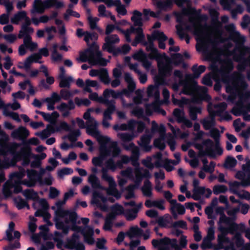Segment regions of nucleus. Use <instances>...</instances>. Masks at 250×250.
I'll return each mask as SVG.
<instances>
[{
    "instance_id": "f257e3e1",
    "label": "nucleus",
    "mask_w": 250,
    "mask_h": 250,
    "mask_svg": "<svg viewBox=\"0 0 250 250\" xmlns=\"http://www.w3.org/2000/svg\"><path fill=\"white\" fill-rule=\"evenodd\" d=\"M233 68L231 59L222 60L220 56H217L211 63L209 68L213 73L215 81L226 84V92L230 94L227 101L235 103L231 112L235 116H239L246 111L244 103L250 99V88L243 92L248 87V84L244 75H238L236 71L230 73Z\"/></svg>"
},
{
    "instance_id": "f03ea898",
    "label": "nucleus",
    "mask_w": 250,
    "mask_h": 250,
    "mask_svg": "<svg viewBox=\"0 0 250 250\" xmlns=\"http://www.w3.org/2000/svg\"><path fill=\"white\" fill-rule=\"evenodd\" d=\"M100 145L101 155L104 156H111L105 161L104 166L102 167L101 178L109 184L108 188H106L107 194L113 196L117 199H119L121 196V193L116 188V183L113 177L108 173V171L114 172L117 168H122L124 164L131 162V158L126 155H123L121 157V160L115 161V158L119 157L121 150L118 146V142L111 141L110 137L109 140L101 143Z\"/></svg>"
},
{
    "instance_id": "7ed1b4c3",
    "label": "nucleus",
    "mask_w": 250,
    "mask_h": 250,
    "mask_svg": "<svg viewBox=\"0 0 250 250\" xmlns=\"http://www.w3.org/2000/svg\"><path fill=\"white\" fill-rule=\"evenodd\" d=\"M191 24L186 25L183 22L182 18L178 16L177 21L181 25H176L177 33L181 40L185 39L187 43H189L190 38L186 34L182 26H185L188 31L192 32L197 37L198 42L196 46L197 50L204 52H215L217 49L218 40L217 38L213 37L212 34L207 29V24L202 25L197 23L191 18H189Z\"/></svg>"
},
{
    "instance_id": "20e7f679",
    "label": "nucleus",
    "mask_w": 250,
    "mask_h": 250,
    "mask_svg": "<svg viewBox=\"0 0 250 250\" xmlns=\"http://www.w3.org/2000/svg\"><path fill=\"white\" fill-rule=\"evenodd\" d=\"M147 49L150 52L148 55L145 53L143 51H140L133 55L135 60L141 62L143 67L149 70L151 66V60L155 59L157 62L158 67V75L157 80L160 84L166 83V78L171 75L172 65L170 59L165 56V54L162 55L158 52L152 43H150Z\"/></svg>"
},
{
    "instance_id": "39448f33",
    "label": "nucleus",
    "mask_w": 250,
    "mask_h": 250,
    "mask_svg": "<svg viewBox=\"0 0 250 250\" xmlns=\"http://www.w3.org/2000/svg\"><path fill=\"white\" fill-rule=\"evenodd\" d=\"M21 145V143L13 142L9 145L7 150L4 144L2 146H0V169L14 167L18 162L21 160L23 166L30 164L32 155L31 148L25 146L21 147L19 151H17Z\"/></svg>"
},
{
    "instance_id": "423d86ee",
    "label": "nucleus",
    "mask_w": 250,
    "mask_h": 250,
    "mask_svg": "<svg viewBox=\"0 0 250 250\" xmlns=\"http://www.w3.org/2000/svg\"><path fill=\"white\" fill-rule=\"evenodd\" d=\"M225 29L229 36L228 38H220L222 42H226V47L228 50L230 48L233 44L230 42L232 41L235 43V47L232 50L229 51V54L233 58L234 61H239L245 54L250 52V47L245 45L246 38L242 36L239 32L235 30V26L233 23H230L225 26Z\"/></svg>"
},
{
    "instance_id": "0eeeda50",
    "label": "nucleus",
    "mask_w": 250,
    "mask_h": 250,
    "mask_svg": "<svg viewBox=\"0 0 250 250\" xmlns=\"http://www.w3.org/2000/svg\"><path fill=\"white\" fill-rule=\"evenodd\" d=\"M98 35L95 32L86 31L84 41L89 45L90 42H92L89 48L84 52L80 53V56L77 59L79 62H88L91 65L105 66L108 61L102 57V53L99 50V47L95 42L98 39Z\"/></svg>"
},
{
    "instance_id": "6e6552de",
    "label": "nucleus",
    "mask_w": 250,
    "mask_h": 250,
    "mask_svg": "<svg viewBox=\"0 0 250 250\" xmlns=\"http://www.w3.org/2000/svg\"><path fill=\"white\" fill-rule=\"evenodd\" d=\"M66 202L64 199L59 200L55 203V206L52 207L55 210L54 220L56 228L58 229H62L65 234L68 233L70 229V223L75 224L77 219V214L75 212L66 210L62 208Z\"/></svg>"
},
{
    "instance_id": "1a4fd4ad",
    "label": "nucleus",
    "mask_w": 250,
    "mask_h": 250,
    "mask_svg": "<svg viewBox=\"0 0 250 250\" xmlns=\"http://www.w3.org/2000/svg\"><path fill=\"white\" fill-rule=\"evenodd\" d=\"M227 104L222 102L218 104L209 103L208 105L209 116L201 121L204 129L206 130L212 129L215 125V116L220 117L221 120L229 121L232 119L231 115L226 111Z\"/></svg>"
},
{
    "instance_id": "9d476101",
    "label": "nucleus",
    "mask_w": 250,
    "mask_h": 250,
    "mask_svg": "<svg viewBox=\"0 0 250 250\" xmlns=\"http://www.w3.org/2000/svg\"><path fill=\"white\" fill-rule=\"evenodd\" d=\"M172 101L175 105H178L181 109L175 108L173 112V116L176 118L178 123H181L185 116L183 107L184 105L188 104V112L190 119L193 121L197 119V114L202 113V108L200 106L194 104H189V100L182 98L181 100H178L174 97V95H172Z\"/></svg>"
},
{
    "instance_id": "9b49d317",
    "label": "nucleus",
    "mask_w": 250,
    "mask_h": 250,
    "mask_svg": "<svg viewBox=\"0 0 250 250\" xmlns=\"http://www.w3.org/2000/svg\"><path fill=\"white\" fill-rule=\"evenodd\" d=\"M25 175V169L21 167H19L18 171L9 175V179L4 183L2 188V192L5 197H10L13 193H18L21 191L22 178Z\"/></svg>"
},
{
    "instance_id": "f8f14e48",
    "label": "nucleus",
    "mask_w": 250,
    "mask_h": 250,
    "mask_svg": "<svg viewBox=\"0 0 250 250\" xmlns=\"http://www.w3.org/2000/svg\"><path fill=\"white\" fill-rule=\"evenodd\" d=\"M155 85H150L147 88V93L149 97H153L154 101L151 104H146L145 106L146 112L147 115H151L153 112L161 114L163 116L166 115V112L161 108V104L162 102L160 100V91L159 86L167 84H160L157 80V76L155 78Z\"/></svg>"
},
{
    "instance_id": "ddd939ff",
    "label": "nucleus",
    "mask_w": 250,
    "mask_h": 250,
    "mask_svg": "<svg viewBox=\"0 0 250 250\" xmlns=\"http://www.w3.org/2000/svg\"><path fill=\"white\" fill-rule=\"evenodd\" d=\"M193 146L195 148L199 150L200 156L208 155L214 158L216 155H221L223 153V149L219 145L210 139L204 140L202 143H193Z\"/></svg>"
},
{
    "instance_id": "4468645a",
    "label": "nucleus",
    "mask_w": 250,
    "mask_h": 250,
    "mask_svg": "<svg viewBox=\"0 0 250 250\" xmlns=\"http://www.w3.org/2000/svg\"><path fill=\"white\" fill-rule=\"evenodd\" d=\"M93 110L89 108L83 115V118L86 120V133L96 139L98 143L101 144L104 141L109 140V137L102 135L98 129L99 123L90 116V111Z\"/></svg>"
},
{
    "instance_id": "2eb2a0df",
    "label": "nucleus",
    "mask_w": 250,
    "mask_h": 250,
    "mask_svg": "<svg viewBox=\"0 0 250 250\" xmlns=\"http://www.w3.org/2000/svg\"><path fill=\"white\" fill-rule=\"evenodd\" d=\"M134 167V175L133 170L131 167H127L126 169L122 170L120 174L122 176L133 181L137 186H139L144 178L149 179L151 176L148 170L140 167Z\"/></svg>"
},
{
    "instance_id": "dca6fc26",
    "label": "nucleus",
    "mask_w": 250,
    "mask_h": 250,
    "mask_svg": "<svg viewBox=\"0 0 250 250\" xmlns=\"http://www.w3.org/2000/svg\"><path fill=\"white\" fill-rule=\"evenodd\" d=\"M234 218L227 217L225 214L221 213L219 218L218 230L221 232L218 235L223 236L226 238H229L227 235L228 233L233 234L235 231L239 229V225L235 222Z\"/></svg>"
},
{
    "instance_id": "f3484780",
    "label": "nucleus",
    "mask_w": 250,
    "mask_h": 250,
    "mask_svg": "<svg viewBox=\"0 0 250 250\" xmlns=\"http://www.w3.org/2000/svg\"><path fill=\"white\" fill-rule=\"evenodd\" d=\"M64 6L63 0H35L33 4V8L31 10L32 14H42L45 10L51 7L60 9Z\"/></svg>"
},
{
    "instance_id": "a211bd4d",
    "label": "nucleus",
    "mask_w": 250,
    "mask_h": 250,
    "mask_svg": "<svg viewBox=\"0 0 250 250\" xmlns=\"http://www.w3.org/2000/svg\"><path fill=\"white\" fill-rule=\"evenodd\" d=\"M14 223L10 222L9 224L8 229L6 231V236L3 238L9 242L10 244L7 246L4 247V250H14L21 247L19 242L21 233L17 230L14 231Z\"/></svg>"
},
{
    "instance_id": "6ab92c4d",
    "label": "nucleus",
    "mask_w": 250,
    "mask_h": 250,
    "mask_svg": "<svg viewBox=\"0 0 250 250\" xmlns=\"http://www.w3.org/2000/svg\"><path fill=\"white\" fill-rule=\"evenodd\" d=\"M185 90L188 95H197L202 100L209 98L208 94V88L205 86H199L197 83L193 80V77L190 80L189 83L185 84Z\"/></svg>"
},
{
    "instance_id": "aec40b11",
    "label": "nucleus",
    "mask_w": 250,
    "mask_h": 250,
    "mask_svg": "<svg viewBox=\"0 0 250 250\" xmlns=\"http://www.w3.org/2000/svg\"><path fill=\"white\" fill-rule=\"evenodd\" d=\"M81 220L82 223L85 225L84 227L74 226L71 229L74 231L80 232L83 236L85 242L90 245L93 244L95 242L93 238V228L87 225L89 219L88 218H82Z\"/></svg>"
},
{
    "instance_id": "412c9836",
    "label": "nucleus",
    "mask_w": 250,
    "mask_h": 250,
    "mask_svg": "<svg viewBox=\"0 0 250 250\" xmlns=\"http://www.w3.org/2000/svg\"><path fill=\"white\" fill-rule=\"evenodd\" d=\"M33 207L36 211L35 213L36 216H42L45 221L47 222L50 217V214L47 212L48 205L46 200L44 199H39V198L33 203Z\"/></svg>"
},
{
    "instance_id": "4be33fe9",
    "label": "nucleus",
    "mask_w": 250,
    "mask_h": 250,
    "mask_svg": "<svg viewBox=\"0 0 250 250\" xmlns=\"http://www.w3.org/2000/svg\"><path fill=\"white\" fill-rule=\"evenodd\" d=\"M26 172L29 179H24L22 182V184L28 187H32L37 182L39 183L41 181V177L44 174L45 170L41 168L40 172H38L35 170L27 169Z\"/></svg>"
},
{
    "instance_id": "5701e85b",
    "label": "nucleus",
    "mask_w": 250,
    "mask_h": 250,
    "mask_svg": "<svg viewBox=\"0 0 250 250\" xmlns=\"http://www.w3.org/2000/svg\"><path fill=\"white\" fill-rule=\"evenodd\" d=\"M117 28L119 31L124 35L125 40L127 42H131V39L130 36L131 34L133 33L136 34L135 39L139 42L143 41L145 39V35L143 34L142 27H138L137 28H135L132 26L129 29H128L126 30H124L118 27Z\"/></svg>"
},
{
    "instance_id": "b1692460",
    "label": "nucleus",
    "mask_w": 250,
    "mask_h": 250,
    "mask_svg": "<svg viewBox=\"0 0 250 250\" xmlns=\"http://www.w3.org/2000/svg\"><path fill=\"white\" fill-rule=\"evenodd\" d=\"M107 199L98 191H94L92 193L91 203L96 208L103 211H107L108 207L106 204Z\"/></svg>"
},
{
    "instance_id": "393cba45",
    "label": "nucleus",
    "mask_w": 250,
    "mask_h": 250,
    "mask_svg": "<svg viewBox=\"0 0 250 250\" xmlns=\"http://www.w3.org/2000/svg\"><path fill=\"white\" fill-rule=\"evenodd\" d=\"M124 80L127 84V88H124L120 91L121 97L124 95L127 97H130L132 93H133L136 88V83L134 82L131 75L128 72L124 74Z\"/></svg>"
},
{
    "instance_id": "a878e982",
    "label": "nucleus",
    "mask_w": 250,
    "mask_h": 250,
    "mask_svg": "<svg viewBox=\"0 0 250 250\" xmlns=\"http://www.w3.org/2000/svg\"><path fill=\"white\" fill-rule=\"evenodd\" d=\"M124 80L127 84V88H124L120 91L121 97L124 95L127 97H130L132 93H133L136 88V83L134 82L131 75L128 72L124 74Z\"/></svg>"
},
{
    "instance_id": "bb28decb",
    "label": "nucleus",
    "mask_w": 250,
    "mask_h": 250,
    "mask_svg": "<svg viewBox=\"0 0 250 250\" xmlns=\"http://www.w3.org/2000/svg\"><path fill=\"white\" fill-rule=\"evenodd\" d=\"M78 232L74 233L71 238L67 239L66 247L71 250H84L85 246L80 241Z\"/></svg>"
},
{
    "instance_id": "cd10ccee",
    "label": "nucleus",
    "mask_w": 250,
    "mask_h": 250,
    "mask_svg": "<svg viewBox=\"0 0 250 250\" xmlns=\"http://www.w3.org/2000/svg\"><path fill=\"white\" fill-rule=\"evenodd\" d=\"M220 3L224 9L230 11L231 17L233 19H236L237 15L242 14L244 10V7L240 4H237L235 8H232L231 4L229 0H220Z\"/></svg>"
},
{
    "instance_id": "c85d7f7f",
    "label": "nucleus",
    "mask_w": 250,
    "mask_h": 250,
    "mask_svg": "<svg viewBox=\"0 0 250 250\" xmlns=\"http://www.w3.org/2000/svg\"><path fill=\"white\" fill-rule=\"evenodd\" d=\"M104 41L105 43L103 45V49L109 53H113L115 50L114 44L119 42L120 39L118 35L112 34L107 36Z\"/></svg>"
},
{
    "instance_id": "c756f323",
    "label": "nucleus",
    "mask_w": 250,
    "mask_h": 250,
    "mask_svg": "<svg viewBox=\"0 0 250 250\" xmlns=\"http://www.w3.org/2000/svg\"><path fill=\"white\" fill-rule=\"evenodd\" d=\"M153 134L149 130H146V133L141 136L140 140L138 142L140 147L145 152H149L152 148V146L150 145L151 140Z\"/></svg>"
},
{
    "instance_id": "7c9ffc66",
    "label": "nucleus",
    "mask_w": 250,
    "mask_h": 250,
    "mask_svg": "<svg viewBox=\"0 0 250 250\" xmlns=\"http://www.w3.org/2000/svg\"><path fill=\"white\" fill-rule=\"evenodd\" d=\"M31 24V21L28 20L22 23L18 35L19 38H23L24 40L27 38L30 39V42H32L31 35L34 32V29L30 26Z\"/></svg>"
},
{
    "instance_id": "2f4dec72",
    "label": "nucleus",
    "mask_w": 250,
    "mask_h": 250,
    "mask_svg": "<svg viewBox=\"0 0 250 250\" xmlns=\"http://www.w3.org/2000/svg\"><path fill=\"white\" fill-rule=\"evenodd\" d=\"M29 135L28 130L23 126L14 129L11 133V137L14 140L24 142Z\"/></svg>"
},
{
    "instance_id": "473e14b6",
    "label": "nucleus",
    "mask_w": 250,
    "mask_h": 250,
    "mask_svg": "<svg viewBox=\"0 0 250 250\" xmlns=\"http://www.w3.org/2000/svg\"><path fill=\"white\" fill-rule=\"evenodd\" d=\"M192 195L191 197L196 201H198L204 198H209L212 194V191L208 188L205 187H201L193 189Z\"/></svg>"
},
{
    "instance_id": "72a5a7b5",
    "label": "nucleus",
    "mask_w": 250,
    "mask_h": 250,
    "mask_svg": "<svg viewBox=\"0 0 250 250\" xmlns=\"http://www.w3.org/2000/svg\"><path fill=\"white\" fill-rule=\"evenodd\" d=\"M127 150L131 151V164L134 167H140L138 162L140 157V151L138 147L135 146L133 143H130L128 146H124Z\"/></svg>"
},
{
    "instance_id": "f704fd0d",
    "label": "nucleus",
    "mask_w": 250,
    "mask_h": 250,
    "mask_svg": "<svg viewBox=\"0 0 250 250\" xmlns=\"http://www.w3.org/2000/svg\"><path fill=\"white\" fill-rule=\"evenodd\" d=\"M75 107V104L72 100L68 101L67 103L62 102L59 105H57L56 108L62 113V116L64 117H67L71 113L70 111L74 109Z\"/></svg>"
},
{
    "instance_id": "c9c22d12",
    "label": "nucleus",
    "mask_w": 250,
    "mask_h": 250,
    "mask_svg": "<svg viewBox=\"0 0 250 250\" xmlns=\"http://www.w3.org/2000/svg\"><path fill=\"white\" fill-rule=\"evenodd\" d=\"M38 47V44L33 42H30L29 38H26L23 40V44L19 47L18 52L20 56H23L27 52L28 49L31 51H33Z\"/></svg>"
},
{
    "instance_id": "e433bc0d",
    "label": "nucleus",
    "mask_w": 250,
    "mask_h": 250,
    "mask_svg": "<svg viewBox=\"0 0 250 250\" xmlns=\"http://www.w3.org/2000/svg\"><path fill=\"white\" fill-rule=\"evenodd\" d=\"M170 211L174 219H177L178 215L185 214L186 209L185 207L180 203H178L176 200L170 201Z\"/></svg>"
},
{
    "instance_id": "4c0bfd02",
    "label": "nucleus",
    "mask_w": 250,
    "mask_h": 250,
    "mask_svg": "<svg viewBox=\"0 0 250 250\" xmlns=\"http://www.w3.org/2000/svg\"><path fill=\"white\" fill-rule=\"evenodd\" d=\"M115 109V104H112L108 106L104 112L102 125L104 128H108L110 126L109 121L112 119L111 115L114 113Z\"/></svg>"
},
{
    "instance_id": "58836bf2",
    "label": "nucleus",
    "mask_w": 250,
    "mask_h": 250,
    "mask_svg": "<svg viewBox=\"0 0 250 250\" xmlns=\"http://www.w3.org/2000/svg\"><path fill=\"white\" fill-rule=\"evenodd\" d=\"M218 248L224 250H237L233 242L229 238H226L223 236H219L218 239Z\"/></svg>"
},
{
    "instance_id": "ea45409f",
    "label": "nucleus",
    "mask_w": 250,
    "mask_h": 250,
    "mask_svg": "<svg viewBox=\"0 0 250 250\" xmlns=\"http://www.w3.org/2000/svg\"><path fill=\"white\" fill-rule=\"evenodd\" d=\"M246 163L242 166V170L237 172L236 174V178L237 179L246 177L250 184V160L248 158L246 159Z\"/></svg>"
},
{
    "instance_id": "a19ab883",
    "label": "nucleus",
    "mask_w": 250,
    "mask_h": 250,
    "mask_svg": "<svg viewBox=\"0 0 250 250\" xmlns=\"http://www.w3.org/2000/svg\"><path fill=\"white\" fill-rule=\"evenodd\" d=\"M239 179L241 180L240 182L235 181L229 184V190L231 193L236 195L239 192V188L240 186L247 187L250 186V184H248L249 181L248 179L246 177Z\"/></svg>"
},
{
    "instance_id": "79ce46f5",
    "label": "nucleus",
    "mask_w": 250,
    "mask_h": 250,
    "mask_svg": "<svg viewBox=\"0 0 250 250\" xmlns=\"http://www.w3.org/2000/svg\"><path fill=\"white\" fill-rule=\"evenodd\" d=\"M169 243L171 245V249L174 250H182L183 248H185L187 245V237L182 235L179 240V245L176 239H169Z\"/></svg>"
},
{
    "instance_id": "37998d69",
    "label": "nucleus",
    "mask_w": 250,
    "mask_h": 250,
    "mask_svg": "<svg viewBox=\"0 0 250 250\" xmlns=\"http://www.w3.org/2000/svg\"><path fill=\"white\" fill-rule=\"evenodd\" d=\"M136 121L134 120H129L127 124H116L113 126V129L116 131L129 130L134 131Z\"/></svg>"
},
{
    "instance_id": "c03bdc74",
    "label": "nucleus",
    "mask_w": 250,
    "mask_h": 250,
    "mask_svg": "<svg viewBox=\"0 0 250 250\" xmlns=\"http://www.w3.org/2000/svg\"><path fill=\"white\" fill-rule=\"evenodd\" d=\"M191 77H192V75L191 74H186L184 80H179L178 83H175L172 84V88L173 90L174 91L177 92L178 91L179 87L180 86H182L183 89L181 93L188 95L185 90V86L186 83H189V81L190 80H191Z\"/></svg>"
},
{
    "instance_id": "a18cd8bd",
    "label": "nucleus",
    "mask_w": 250,
    "mask_h": 250,
    "mask_svg": "<svg viewBox=\"0 0 250 250\" xmlns=\"http://www.w3.org/2000/svg\"><path fill=\"white\" fill-rule=\"evenodd\" d=\"M142 203L137 205L136 207L132 209H125L124 215L127 221H132L137 216L138 213L141 208Z\"/></svg>"
},
{
    "instance_id": "49530a36",
    "label": "nucleus",
    "mask_w": 250,
    "mask_h": 250,
    "mask_svg": "<svg viewBox=\"0 0 250 250\" xmlns=\"http://www.w3.org/2000/svg\"><path fill=\"white\" fill-rule=\"evenodd\" d=\"M89 98L92 101H96L99 103L104 104L107 107L112 104H115L114 100H109L104 98V96H99L98 94L96 92L90 93Z\"/></svg>"
},
{
    "instance_id": "de8ad7c7",
    "label": "nucleus",
    "mask_w": 250,
    "mask_h": 250,
    "mask_svg": "<svg viewBox=\"0 0 250 250\" xmlns=\"http://www.w3.org/2000/svg\"><path fill=\"white\" fill-rule=\"evenodd\" d=\"M31 21L30 18L27 16V13L25 11H20L14 15L11 18V22L15 24H18L22 21L25 22L27 20Z\"/></svg>"
},
{
    "instance_id": "09e8293b",
    "label": "nucleus",
    "mask_w": 250,
    "mask_h": 250,
    "mask_svg": "<svg viewBox=\"0 0 250 250\" xmlns=\"http://www.w3.org/2000/svg\"><path fill=\"white\" fill-rule=\"evenodd\" d=\"M152 36L154 39L157 40L159 41V47L160 48H165V41L167 40V37L163 32L154 31L152 34Z\"/></svg>"
},
{
    "instance_id": "8fccbe9b",
    "label": "nucleus",
    "mask_w": 250,
    "mask_h": 250,
    "mask_svg": "<svg viewBox=\"0 0 250 250\" xmlns=\"http://www.w3.org/2000/svg\"><path fill=\"white\" fill-rule=\"evenodd\" d=\"M113 6H116V10L119 15L124 16L126 14L127 11L125 7L121 3L120 0H114V1H110L107 7H110Z\"/></svg>"
},
{
    "instance_id": "3c124183",
    "label": "nucleus",
    "mask_w": 250,
    "mask_h": 250,
    "mask_svg": "<svg viewBox=\"0 0 250 250\" xmlns=\"http://www.w3.org/2000/svg\"><path fill=\"white\" fill-rule=\"evenodd\" d=\"M141 189L144 196L147 197H151L152 196V185L149 180L147 179L144 181V185Z\"/></svg>"
},
{
    "instance_id": "603ef678",
    "label": "nucleus",
    "mask_w": 250,
    "mask_h": 250,
    "mask_svg": "<svg viewBox=\"0 0 250 250\" xmlns=\"http://www.w3.org/2000/svg\"><path fill=\"white\" fill-rule=\"evenodd\" d=\"M129 67L133 70L139 76V79L141 83H145L147 81V77L146 73L142 72L138 68L137 63H130Z\"/></svg>"
},
{
    "instance_id": "864d4df0",
    "label": "nucleus",
    "mask_w": 250,
    "mask_h": 250,
    "mask_svg": "<svg viewBox=\"0 0 250 250\" xmlns=\"http://www.w3.org/2000/svg\"><path fill=\"white\" fill-rule=\"evenodd\" d=\"M214 238V230L212 227H210L208 230L207 235L204 238L202 244V247L203 249L208 247L210 244L211 241Z\"/></svg>"
},
{
    "instance_id": "5fc2aeb1",
    "label": "nucleus",
    "mask_w": 250,
    "mask_h": 250,
    "mask_svg": "<svg viewBox=\"0 0 250 250\" xmlns=\"http://www.w3.org/2000/svg\"><path fill=\"white\" fill-rule=\"evenodd\" d=\"M167 136L165 133L159 135V137L154 141L155 147L160 150H163L166 147V141H167Z\"/></svg>"
},
{
    "instance_id": "6e6d98bb",
    "label": "nucleus",
    "mask_w": 250,
    "mask_h": 250,
    "mask_svg": "<svg viewBox=\"0 0 250 250\" xmlns=\"http://www.w3.org/2000/svg\"><path fill=\"white\" fill-rule=\"evenodd\" d=\"M88 182L94 189H104L101 185L100 180L95 174H91L88 176Z\"/></svg>"
},
{
    "instance_id": "4d7b16f0",
    "label": "nucleus",
    "mask_w": 250,
    "mask_h": 250,
    "mask_svg": "<svg viewBox=\"0 0 250 250\" xmlns=\"http://www.w3.org/2000/svg\"><path fill=\"white\" fill-rule=\"evenodd\" d=\"M138 186L136 184L130 185L128 186L125 188V191L124 192V196L127 200L130 199H134L136 197V195L134 193V190Z\"/></svg>"
},
{
    "instance_id": "13d9d810",
    "label": "nucleus",
    "mask_w": 250,
    "mask_h": 250,
    "mask_svg": "<svg viewBox=\"0 0 250 250\" xmlns=\"http://www.w3.org/2000/svg\"><path fill=\"white\" fill-rule=\"evenodd\" d=\"M21 192H22V195L27 200H32L35 202L39 198L38 193L32 189L22 190Z\"/></svg>"
},
{
    "instance_id": "bf43d9fd",
    "label": "nucleus",
    "mask_w": 250,
    "mask_h": 250,
    "mask_svg": "<svg viewBox=\"0 0 250 250\" xmlns=\"http://www.w3.org/2000/svg\"><path fill=\"white\" fill-rule=\"evenodd\" d=\"M144 230L138 226L131 227L127 234L130 239L134 237H139L142 236Z\"/></svg>"
},
{
    "instance_id": "052dcab7",
    "label": "nucleus",
    "mask_w": 250,
    "mask_h": 250,
    "mask_svg": "<svg viewBox=\"0 0 250 250\" xmlns=\"http://www.w3.org/2000/svg\"><path fill=\"white\" fill-rule=\"evenodd\" d=\"M142 13L139 11L134 10L133 12V15L131 20L134 23V26H137L141 27L143 25Z\"/></svg>"
},
{
    "instance_id": "680f3d73",
    "label": "nucleus",
    "mask_w": 250,
    "mask_h": 250,
    "mask_svg": "<svg viewBox=\"0 0 250 250\" xmlns=\"http://www.w3.org/2000/svg\"><path fill=\"white\" fill-rule=\"evenodd\" d=\"M115 219V215L108 214L105 219L104 229L105 230H111L112 227L114 226V222Z\"/></svg>"
},
{
    "instance_id": "e2e57ef3",
    "label": "nucleus",
    "mask_w": 250,
    "mask_h": 250,
    "mask_svg": "<svg viewBox=\"0 0 250 250\" xmlns=\"http://www.w3.org/2000/svg\"><path fill=\"white\" fill-rule=\"evenodd\" d=\"M91 87H94L96 89H97L99 88L98 82L89 79L86 80L85 81V85L83 88L84 91L91 93L92 90Z\"/></svg>"
},
{
    "instance_id": "0e129e2a",
    "label": "nucleus",
    "mask_w": 250,
    "mask_h": 250,
    "mask_svg": "<svg viewBox=\"0 0 250 250\" xmlns=\"http://www.w3.org/2000/svg\"><path fill=\"white\" fill-rule=\"evenodd\" d=\"M206 66L203 65L197 66V64H194L192 67L191 70L193 72V80L195 78H199L201 74L204 72L206 70Z\"/></svg>"
},
{
    "instance_id": "69168bd1",
    "label": "nucleus",
    "mask_w": 250,
    "mask_h": 250,
    "mask_svg": "<svg viewBox=\"0 0 250 250\" xmlns=\"http://www.w3.org/2000/svg\"><path fill=\"white\" fill-rule=\"evenodd\" d=\"M170 217L169 215L166 214L158 218L157 223L162 228H167L170 223Z\"/></svg>"
},
{
    "instance_id": "338daca9",
    "label": "nucleus",
    "mask_w": 250,
    "mask_h": 250,
    "mask_svg": "<svg viewBox=\"0 0 250 250\" xmlns=\"http://www.w3.org/2000/svg\"><path fill=\"white\" fill-rule=\"evenodd\" d=\"M151 124L152 127L150 132L152 134L155 132H159V135L166 133V127L163 124H161L160 126H158L155 121H152Z\"/></svg>"
},
{
    "instance_id": "774afa93",
    "label": "nucleus",
    "mask_w": 250,
    "mask_h": 250,
    "mask_svg": "<svg viewBox=\"0 0 250 250\" xmlns=\"http://www.w3.org/2000/svg\"><path fill=\"white\" fill-rule=\"evenodd\" d=\"M104 98L108 99L110 96L114 99H117L121 97L120 91H115L111 89H106L103 93Z\"/></svg>"
}]
</instances>
